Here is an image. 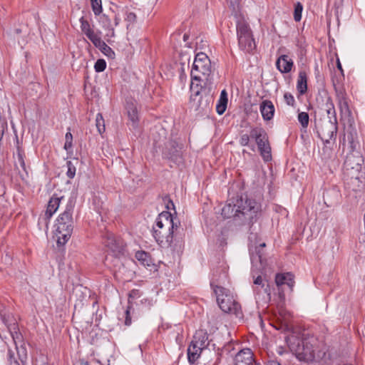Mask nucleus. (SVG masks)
I'll return each instance as SVG.
<instances>
[{
  "mask_svg": "<svg viewBox=\"0 0 365 365\" xmlns=\"http://www.w3.org/2000/svg\"><path fill=\"white\" fill-rule=\"evenodd\" d=\"M103 244L114 257H120L124 255L125 245L123 240L120 237H116L112 233L106 234Z\"/></svg>",
  "mask_w": 365,
  "mask_h": 365,
  "instance_id": "9b49d317",
  "label": "nucleus"
},
{
  "mask_svg": "<svg viewBox=\"0 0 365 365\" xmlns=\"http://www.w3.org/2000/svg\"><path fill=\"white\" fill-rule=\"evenodd\" d=\"M66 165H67V168H68L67 172H66V175L70 179H72L74 178V176L76 175V167L73 165V164L72 163L71 161H67Z\"/></svg>",
  "mask_w": 365,
  "mask_h": 365,
  "instance_id": "79ce46f5",
  "label": "nucleus"
},
{
  "mask_svg": "<svg viewBox=\"0 0 365 365\" xmlns=\"http://www.w3.org/2000/svg\"><path fill=\"white\" fill-rule=\"evenodd\" d=\"M261 206L255 200H244L242 197L236 200V203L228 202L222 209L224 218L233 217L235 220L242 221L243 224H253L260 212Z\"/></svg>",
  "mask_w": 365,
  "mask_h": 365,
  "instance_id": "f257e3e1",
  "label": "nucleus"
},
{
  "mask_svg": "<svg viewBox=\"0 0 365 365\" xmlns=\"http://www.w3.org/2000/svg\"><path fill=\"white\" fill-rule=\"evenodd\" d=\"M202 349L203 348L202 346L192 341L187 348L188 361L190 363H194L200 356Z\"/></svg>",
  "mask_w": 365,
  "mask_h": 365,
  "instance_id": "a878e982",
  "label": "nucleus"
},
{
  "mask_svg": "<svg viewBox=\"0 0 365 365\" xmlns=\"http://www.w3.org/2000/svg\"><path fill=\"white\" fill-rule=\"evenodd\" d=\"M227 267L222 264L213 269L210 279V287L215 292L216 289H227L222 285L228 282Z\"/></svg>",
  "mask_w": 365,
  "mask_h": 365,
  "instance_id": "f8f14e48",
  "label": "nucleus"
},
{
  "mask_svg": "<svg viewBox=\"0 0 365 365\" xmlns=\"http://www.w3.org/2000/svg\"><path fill=\"white\" fill-rule=\"evenodd\" d=\"M284 99L288 106H294L295 100L294 96L290 93H285L284 94Z\"/></svg>",
  "mask_w": 365,
  "mask_h": 365,
  "instance_id": "de8ad7c7",
  "label": "nucleus"
},
{
  "mask_svg": "<svg viewBox=\"0 0 365 365\" xmlns=\"http://www.w3.org/2000/svg\"><path fill=\"white\" fill-rule=\"evenodd\" d=\"M79 365H89V363L87 361H85L84 359H80L78 361Z\"/></svg>",
  "mask_w": 365,
  "mask_h": 365,
  "instance_id": "13d9d810",
  "label": "nucleus"
},
{
  "mask_svg": "<svg viewBox=\"0 0 365 365\" xmlns=\"http://www.w3.org/2000/svg\"><path fill=\"white\" fill-rule=\"evenodd\" d=\"M81 23V30L82 33L86 35V36L92 41L95 38H96L98 35L95 33L93 29L91 28V26L88 21L85 19L83 16H81L79 19Z\"/></svg>",
  "mask_w": 365,
  "mask_h": 365,
  "instance_id": "5701e85b",
  "label": "nucleus"
},
{
  "mask_svg": "<svg viewBox=\"0 0 365 365\" xmlns=\"http://www.w3.org/2000/svg\"><path fill=\"white\" fill-rule=\"evenodd\" d=\"M187 38H188L187 34H184V36H183V39H184V41H187Z\"/></svg>",
  "mask_w": 365,
  "mask_h": 365,
  "instance_id": "e2e57ef3",
  "label": "nucleus"
},
{
  "mask_svg": "<svg viewBox=\"0 0 365 365\" xmlns=\"http://www.w3.org/2000/svg\"><path fill=\"white\" fill-rule=\"evenodd\" d=\"M106 68V63L103 59H98L94 65V68L96 72H102Z\"/></svg>",
  "mask_w": 365,
  "mask_h": 365,
  "instance_id": "49530a36",
  "label": "nucleus"
},
{
  "mask_svg": "<svg viewBox=\"0 0 365 365\" xmlns=\"http://www.w3.org/2000/svg\"><path fill=\"white\" fill-rule=\"evenodd\" d=\"M167 208H168V209H170V206H169V205H167Z\"/></svg>",
  "mask_w": 365,
  "mask_h": 365,
  "instance_id": "774afa93",
  "label": "nucleus"
},
{
  "mask_svg": "<svg viewBox=\"0 0 365 365\" xmlns=\"http://www.w3.org/2000/svg\"><path fill=\"white\" fill-rule=\"evenodd\" d=\"M96 125L100 134L105 132V122L101 113H98L96 118Z\"/></svg>",
  "mask_w": 365,
  "mask_h": 365,
  "instance_id": "f704fd0d",
  "label": "nucleus"
},
{
  "mask_svg": "<svg viewBox=\"0 0 365 365\" xmlns=\"http://www.w3.org/2000/svg\"><path fill=\"white\" fill-rule=\"evenodd\" d=\"M91 42L103 54H105L108 57L114 58L115 52L109 46H108L103 41L101 40L99 36L95 38Z\"/></svg>",
  "mask_w": 365,
  "mask_h": 365,
  "instance_id": "412c9836",
  "label": "nucleus"
},
{
  "mask_svg": "<svg viewBox=\"0 0 365 365\" xmlns=\"http://www.w3.org/2000/svg\"><path fill=\"white\" fill-rule=\"evenodd\" d=\"M2 320L4 324L7 327V329L14 341V344L16 345L17 343L21 341L22 339V335L19 331V327L17 323L15 321L9 322L5 316L2 317Z\"/></svg>",
  "mask_w": 365,
  "mask_h": 365,
  "instance_id": "aec40b11",
  "label": "nucleus"
},
{
  "mask_svg": "<svg viewBox=\"0 0 365 365\" xmlns=\"http://www.w3.org/2000/svg\"><path fill=\"white\" fill-rule=\"evenodd\" d=\"M74 203L69 200L65 210L58 217L56 223L55 235L57 237V245H64L70 239L73 229V212Z\"/></svg>",
  "mask_w": 365,
  "mask_h": 365,
  "instance_id": "39448f33",
  "label": "nucleus"
},
{
  "mask_svg": "<svg viewBox=\"0 0 365 365\" xmlns=\"http://www.w3.org/2000/svg\"><path fill=\"white\" fill-rule=\"evenodd\" d=\"M227 98H220L218 103L216 106V111L218 114L222 115L225 113L227 105Z\"/></svg>",
  "mask_w": 365,
  "mask_h": 365,
  "instance_id": "e433bc0d",
  "label": "nucleus"
},
{
  "mask_svg": "<svg viewBox=\"0 0 365 365\" xmlns=\"http://www.w3.org/2000/svg\"><path fill=\"white\" fill-rule=\"evenodd\" d=\"M293 274L291 273L277 274L275 277V282L277 287L287 284L291 290L294 286Z\"/></svg>",
  "mask_w": 365,
  "mask_h": 365,
  "instance_id": "b1692460",
  "label": "nucleus"
},
{
  "mask_svg": "<svg viewBox=\"0 0 365 365\" xmlns=\"http://www.w3.org/2000/svg\"><path fill=\"white\" fill-rule=\"evenodd\" d=\"M51 218V217L48 216L46 212L43 215H41L38 220V226L39 229H44L45 230H47Z\"/></svg>",
  "mask_w": 365,
  "mask_h": 365,
  "instance_id": "7c9ffc66",
  "label": "nucleus"
},
{
  "mask_svg": "<svg viewBox=\"0 0 365 365\" xmlns=\"http://www.w3.org/2000/svg\"><path fill=\"white\" fill-rule=\"evenodd\" d=\"M192 341L203 349L206 348L210 344L209 335L207 331L203 329L196 331L193 336Z\"/></svg>",
  "mask_w": 365,
  "mask_h": 365,
  "instance_id": "393cba45",
  "label": "nucleus"
},
{
  "mask_svg": "<svg viewBox=\"0 0 365 365\" xmlns=\"http://www.w3.org/2000/svg\"><path fill=\"white\" fill-rule=\"evenodd\" d=\"M220 98H227V94L225 90L222 91Z\"/></svg>",
  "mask_w": 365,
  "mask_h": 365,
  "instance_id": "4d7b16f0",
  "label": "nucleus"
},
{
  "mask_svg": "<svg viewBox=\"0 0 365 365\" xmlns=\"http://www.w3.org/2000/svg\"><path fill=\"white\" fill-rule=\"evenodd\" d=\"M315 128L325 148L331 149V141L333 140L334 143L336 140L338 123L327 118H319L315 120Z\"/></svg>",
  "mask_w": 365,
  "mask_h": 365,
  "instance_id": "0eeeda50",
  "label": "nucleus"
},
{
  "mask_svg": "<svg viewBox=\"0 0 365 365\" xmlns=\"http://www.w3.org/2000/svg\"><path fill=\"white\" fill-rule=\"evenodd\" d=\"M126 109L129 119L133 122V124L137 123L138 121V114L136 106L133 103H128Z\"/></svg>",
  "mask_w": 365,
  "mask_h": 365,
  "instance_id": "c756f323",
  "label": "nucleus"
},
{
  "mask_svg": "<svg viewBox=\"0 0 365 365\" xmlns=\"http://www.w3.org/2000/svg\"><path fill=\"white\" fill-rule=\"evenodd\" d=\"M130 301H128V304H130ZM131 309V306L130 304L128 305L126 310L125 312V324L126 326H129L131 324V317L130 314V310Z\"/></svg>",
  "mask_w": 365,
  "mask_h": 365,
  "instance_id": "09e8293b",
  "label": "nucleus"
},
{
  "mask_svg": "<svg viewBox=\"0 0 365 365\" xmlns=\"http://www.w3.org/2000/svg\"><path fill=\"white\" fill-rule=\"evenodd\" d=\"M101 21L103 24V26L106 29H108L111 31L110 36H115L114 28L112 26L111 21H110V18L107 15L103 14L101 16Z\"/></svg>",
  "mask_w": 365,
  "mask_h": 365,
  "instance_id": "2f4dec72",
  "label": "nucleus"
},
{
  "mask_svg": "<svg viewBox=\"0 0 365 365\" xmlns=\"http://www.w3.org/2000/svg\"><path fill=\"white\" fill-rule=\"evenodd\" d=\"M265 365H281V364L276 360H269L266 362Z\"/></svg>",
  "mask_w": 365,
  "mask_h": 365,
  "instance_id": "864d4df0",
  "label": "nucleus"
},
{
  "mask_svg": "<svg viewBox=\"0 0 365 365\" xmlns=\"http://www.w3.org/2000/svg\"><path fill=\"white\" fill-rule=\"evenodd\" d=\"M339 2L341 4L343 2L344 0H339Z\"/></svg>",
  "mask_w": 365,
  "mask_h": 365,
  "instance_id": "338daca9",
  "label": "nucleus"
},
{
  "mask_svg": "<svg viewBox=\"0 0 365 365\" xmlns=\"http://www.w3.org/2000/svg\"><path fill=\"white\" fill-rule=\"evenodd\" d=\"M298 120L304 128H307L309 120V114L306 112H301L298 114Z\"/></svg>",
  "mask_w": 365,
  "mask_h": 365,
  "instance_id": "4c0bfd02",
  "label": "nucleus"
},
{
  "mask_svg": "<svg viewBox=\"0 0 365 365\" xmlns=\"http://www.w3.org/2000/svg\"><path fill=\"white\" fill-rule=\"evenodd\" d=\"M334 90L336 92V97L337 101L347 98L346 91L343 88H339L334 86Z\"/></svg>",
  "mask_w": 365,
  "mask_h": 365,
  "instance_id": "ea45409f",
  "label": "nucleus"
},
{
  "mask_svg": "<svg viewBox=\"0 0 365 365\" xmlns=\"http://www.w3.org/2000/svg\"><path fill=\"white\" fill-rule=\"evenodd\" d=\"M234 365H261L254 356V353L250 349H242L237 351L234 358Z\"/></svg>",
  "mask_w": 365,
  "mask_h": 365,
  "instance_id": "dca6fc26",
  "label": "nucleus"
},
{
  "mask_svg": "<svg viewBox=\"0 0 365 365\" xmlns=\"http://www.w3.org/2000/svg\"><path fill=\"white\" fill-rule=\"evenodd\" d=\"M182 145L179 144L177 141L169 140L166 143L163 150V155L164 158L175 163H180L182 160Z\"/></svg>",
  "mask_w": 365,
  "mask_h": 365,
  "instance_id": "ddd939ff",
  "label": "nucleus"
},
{
  "mask_svg": "<svg viewBox=\"0 0 365 365\" xmlns=\"http://www.w3.org/2000/svg\"><path fill=\"white\" fill-rule=\"evenodd\" d=\"M293 66L294 62L288 55H281L276 61L277 68L282 73L291 71Z\"/></svg>",
  "mask_w": 365,
  "mask_h": 365,
  "instance_id": "a211bd4d",
  "label": "nucleus"
},
{
  "mask_svg": "<svg viewBox=\"0 0 365 365\" xmlns=\"http://www.w3.org/2000/svg\"><path fill=\"white\" fill-rule=\"evenodd\" d=\"M266 244L264 242L260 243L259 246L250 247V259L252 266L256 267L257 269H263L267 264L266 259L264 257V253L263 248L265 247Z\"/></svg>",
  "mask_w": 365,
  "mask_h": 365,
  "instance_id": "4468645a",
  "label": "nucleus"
},
{
  "mask_svg": "<svg viewBox=\"0 0 365 365\" xmlns=\"http://www.w3.org/2000/svg\"><path fill=\"white\" fill-rule=\"evenodd\" d=\"M346 140L350 145L351 149L353 150L355 149V138L356 137V132L354 129L348 131L346 134Z\"/></svg>",
  "mask_w": 365,
  "mask_h": 365,
  "instance_id": "72a5a7b5",
  "label": "nucleus"
},
{
  "mask_svg": "<svg viewBox=\"0 0 365 365\" xmlns=\"http://www.w3.org/2000/svg\"><path fill=\"white\" fill-rule=\"evenodd\" d=\"M7 128V123H0V141L2 140L5 130Z\"/></svg>",
  "mask_w": 365,
  "mask_h": 365,
  "instance_id": "3c124183",
  "label": "nucleus"
},
{
  "mask_svg": "<svg viewBox=\"0 0 365 365\" xmlns=\"http://www.w3.org/2000/svg\"><path fill=\"white\" fill-rule=\"evenodd\" d=\"M177 229L178 225L172 214L163 211L155 220V226L153 228V235L160 247H168L173 243L174 230Z\"/></svg>",
  "mask_w": 365,
  "mask_h": 365,
  "instance_id": "7ed1b4c3",
  "label": "nucleus"
},
{
  "mask_svg": "<svg viewBox=\"0 0 365 365\" xmlns=\"http://www.w3.org/2000/svg\"><path fill=\"white\" fill-rule=\"evenodd\" d=\"M14 32H15V34H21V30L20 29H16L14 30Z\"/></svg>",
  "mask_w": 365,
  "mask_h": 365,
  "instance_id": "680f3d73",
  "label": "nucleus"
},
{
  "mask_svg": "<svg viewBox=\"0 0 365 365\" xmlns=\"http://www.w3.org/2000/svg\"><path fill=\"white\" fill-rule=\"evenodd\" d=\"M139 291L138 289H133L129 293V298H136L138 297Z\"/></svg>",
  "mask_w": 365,
  "mask_h": 365,
  "instance_id": "603ef678",
  "label": "nucleus"
},
{
  "mask_svg": "<svg viewBox=\"0 0 365 365\" xmlns=\"http://www.w3.org/2000/svg\"><path fill=\"white\" fill-rule=\"evenodd\" d=\"M267 282L262 277V276H257L254 279V292L256 295V298L262 300H269L271 298L270 288Z\"/></svg>",
  "mask_w": 365,
  "mask_h": 365,
  "instance_id": "2eb2a0df",
  "label": "nucleus"
},
{
  "mask_svg": "<svg viewBox=\"0 0 365 365\" xmlns=\"http://www.w3.org/2000/svg\"><path fill=\"white\" fill-rule=\"evenodd\" d=\"M8 356L10 365H20L19 363L14 358V354L11 350H9Z\"/></svg>",
  "mask_w": 365,
  "mask_h": 365,
  "instance_id": "8fccbe9b",
  "label": "nucleus"
},
{
  "mask_svg": "<svg viewBox=\"0 0 365 365\" xmlns=\"http://www.w3.org/2000/svg\"><path fill=\"white\" fill-rule=\"evenodd\" d=\"M69 131L66 133L65 136V144L64 149L67 151L70 150L73 146V135L70 132V128H68Z\"/></svg>",
  "mask_w": 365,
  "mask_h": 365,
  "instance_id": "58836bf2",
  "label": "nucleus"
},
{
  "mask_svg": "<svg viewBox=\"0 0 365 365\" xmlns=\"http://www.w3.org/2000/svg\"><path fill=\"white\" fill-rule=\"evenodd\" d=\"M125 21L128 22V24L127 25V28L128 29L130 24H135L137 21V16L133 12H126L125 14Z\"/></svg>",
  "mask_w": 365,
  "mask_h": 365,
  "instance_id": "a18cd8bd",
  "label": "nucleus"
},
{
  "mask_svg": "<svg viewBox=\"0 0 365 365\" xmlns=\"http://www.w3.org/2000/svg\"><path fill=\"white\" fill-rule=\"evenodd\" d=\"M290 350L301 361L312 362L318 351L319 341L317 337L303 333L302 337L292 335L288 338Z\"/></svg>",
  "mask_w": 365,
  "mask_h": 365,
  "instance_id": "f03ea898",
  "label": "nucleus"
},
{
  "mask_svg": "<svg viewBox=\"0 0 365 365\" xmlns=\"http://www.w3.org/2000/svg\"><path fill=\"white\" fill-rule=\"evenodd\" d=\"M302 9V5L300 3H297L294 7V19L296 21H299L301 20Z\"/></svg>",
  "mask_w": 365,
  "mask_h": 365,
  "instance_id": "37998d69",
  "label": "nucleus"
},
{
  "mask_svg": "<svg viewBox=\"0 0 365 365\" xmlns=\"http://www.w3.org/2000/svg\"><path fill=\"white\" fill-rule=\"evenodd\" d=\"M259 110L264 120L269 121L273 118L275 109L271 101L264 100L260 103Z\"/></svg>",
  "mask_w": 365,
  "mask_h": 365,
  "instance_id": "6ab92c4d",
  "label": "nucleus"
},
{
  "mask_svg": "<svg viewBox=\"0 0 365 365\" xmlns=\"http://www.w3.org/2000/svg\"><path fill=\"white\" fill-rule=\"evenodd\" d=\"M324 106H325V110L327 113V116H324L322 118H327L328 120H330L331 122H333L334 123H338L335 107H334L333 101L330 96L327 97Z\"/></svg>",
  "mask_w": 365,
  "mask_h": 365,
  "instance_id": "4be33fe9",
  "label": "nucleus"
},
{
  "mask_svg": "<svg viewBox=\"0 0 365 365\" xmlns=\"http://www.w3.org/2000/svg\"><path fill=\"white\" fill-rule=\"evenodd\" d=\"M135 257L143 266L149 267L152 264V259L148 252L138 251Z\"/></svg>",
  "mask_w": 365,
  "mask_h": 365,
  "instance_id": "c85d7f7f",
  "label": "nucleus"
},
{
  "mask_svg": "<svg viewBox=\"0 0 365 365\" xmlns=\"http://www.w3.org/2000/svg\"><path fill=\"white\" fill-rule=\"evenodd\" d=\"M213 85H205L195 83L191 81L190 85V101L192 107L198 113L205 115L210 110L213 104V95L212 93Z\"/></svg>",
  "mask_w": 365,
  "mask_h": 365,
  "instance_id": "20e7f679",
  "label": "nucleus"
},
{
  "mask_svg": "<svg viewBox=\"0 0 365 365\" xmlns=\"http://www.w3.org/2000/svg\"><path fill=\"white\" fill-rule=\"evenodd\" d=\"M214 293L222 312L233 314L237 317L242 316L240 304L234 299L229 289H216Z\"/></svg>",
  "mask_w": 365,
  "mask_h": 365,
  "instance_id": "1a4fd4ad",
  "label": "nucleus"
},
{
  "mask_svg": "<svg viewBox=\"0 0 365 365\" xmlns=\"http://www.w3.org/2000/svg\"><path fill=\"white\" fill-rule=\"evenodd\" d=\"M237 34L238 44L242 50L247 53H251L255 49V41L248 24L244 21H239L237 24Z\"/></svg>",
  "mask_w": 365,
  "mask_h": 365,
  "instance_id": "9d476101",
  "label": "nucleus"
},
{
  "mask_svg": "<svg viewBox=\"0 0 365 365\" xmlns=\"http://www.w3.org/2000/svg\"><path fill=\"white\" fill-rule=\"evenodd\" d=\"M339 108L341 114H347L349 115H351V110L349 109L348 98L337 101Z\"/></svg>",
  "mask_w": 365,
  "mask_h": 365,
  "instance_id": "473e14b6",
  "label": "nucleus"
},
{
  "mask_svg": "<svg viewBox=\"0 0 365 365\" xmlns=\"http://www.w3.org/2000/svg\"><path fill=\"white\" fill-rule=\"evenodd\" d=\"M18 165L21 167V168L24 171L26 172V164H25V161H24V155L20 150H18V153H17V162L16 163V165L18 166Z\"/></svg>",
  "mask_w": 365,
  "mask_h": 365,
  "instance_id": "c03bdc74",
  "label": "nucleus"
},
{
  "mask_svg": "<svg viewBox=\"0 0 365 365\" xmlns=\"http://www.w3.org/2000/svg\"><path fill=\"white\" fill-rule=\"evenodd\" d=\"M346 140H346V134H344L342 139H340V143H341L343 145H344Z\"/></svg>",
  "mask_w": 365,
  "mask_h": 365,
  "instance_id": "bf43d9fd",
  "label": "nucleus"
},
{
  "mask_svg": "<svg viewBox=\"0 0 365 365\" xmlns=\"http://www.w3.org/2000/svg\"><path fill=\"white\" fill-rule=\"evenodd\" d=\"M250 137L255 141L264 161H270L272 160V149L266 130L261 126L252 127L250 128Z\"/></svg>",
  "mask_w": 365,
  "mask_h": 365,
  "instance_id": "6e6552de",
  "label": "nucleus"
},
{
  "mask_svg": "<svg viewBox=\"0 0 365 365\" xmlns=\"http://www.w3.org/2000/svg\"><path fill=\"white\" fill-rule=\"evenodd\" d=\"M349 157H347V159H346V163H348V161H349Z\"/></svg>",
  "mask_w": 365,
  "mask_h": 365,
  "instance_id": "69168bd1",
  "label": "nucleus"
},
{
  "mask_svg": "<svg viewBox=\"0 0 365 365\" xmlns=\"http://www.w3.org/2000/svg\"><path fill=\"white\" fill-rule=\"evenodd\" d=\"M92 10L96 16H98L102 13L101 0H91Z\"/></svg>",
  "mask_w": 365,
  "mask_h": 365,
  "instance_id": "c9c22d12",
  "label": "nucleus"
},
{
  "mask_svg": "<svg viewBox=\"0 0 365 365\" xmlns=\"http://www.w3.org/2000/svg\"><path fill=\"white\" fill-rule=\"evenodd\" d=\"M5 186L4 184L0 183V196H3L5 194Z\"/></svg>",
  "mask_w": 365,
  "mask_h": 365,
  "instance_id": "5fc2aeb1",
  "label": "nucleus"
},
{
  "mask_svg": "<svg viewBox=\"0 0 365 365\" xmlns=\"http://www.w3.org/2000/svg\"><path fill=\"white\" fill-rule=\"evenodd\" d=\"M170 202V205L174 207V204H173V202L171 200H170V202Z\"/></svg>",
  "mask_w": 365,
  "mask_h": 365,
  "instance_id": "0e129e2a",
  "label": "nucleus"
},
{
  "mask_svg": "<svg viewBox=\"0 0 365 365\" xmlns=\"http://www.w3.org/2000/svg\"><path fill=\"white\" fill-rule=\"evenodd\" d=\"M211 73V61L208 56L202 52L196 54L190 73L192 81L212 86L213 81Z\"/></svg>",
  "mask_w": 365,
  "mask_h": 365,
  "instance_id": "423d86ee",
  "label": "nucleus"
},
{
  "mask_svg": "<svg viewBox=\"0 0 365 365\" xmlns=\"http://www.w3.org/2000/svg\"><path fill=\"white\" fill-rule=\"evenodd\" d=\"M63 199V197H58L56 194H54L49 200L48 206L46 210V213L48 215L52 217L53 215L58 210L60 202L61 200Z\"/></svg>",
  "mask_w": 365,
  "mask_h": 365,
  "instance_id": "bb28decb",
  "label": "nucleus"
},
{
  "mask_svg": "<svg viewBox=\"0 0 365 365\" xmlns=\"http://www.w3.org/2000/svg\"><path fill=\"white\" fill-rule=\"evenodd\" d=\"M114 20H115V26H118L119 23H120V19L118 16V15H115Z\"/></svg>",
  "mask_w": 365,
  "mask_h": 365,
  "instance_id": "6e6d98bb",
  "label": "nucleus"
},
{
  "mask_svg": "<svg viewBox=\"0 0 365 365\" xmlns=\"http://www.w3.org/2000/svg\"><path fill=\"white\" fill-rule=\"evenodd\" d=\"M237 351L232 342H229L225 344L221 349L217 351V361L220 362L222 360L227 361L230 358H235Z\"/></svg>",
  "mask_w": 365,
  "mask_h": 365,
  "instance_id": "f3484780",
  "label": "nucleus"
},
{
  "mask_svg": "<svg viewBox=\"0 0 365 365\" xmlns=\"http://www.w3.org/2000/svg\"><path fill=\"white\" fill-rule=\"evenodd\" d=\"M251 139L252 138L250 137V134L241 133L240 140H239V143L242 146H249Z\"/></svg>",
  "mask_w": 365,
  "mask_h": 365,
  "instance_id": "a19ab883",
  "label": "nucleus"
},
{
  "mask_svg": "<svg viewBox=\"0 0 365 365\" xmlns=\"http://www.w3.org/2000/svg\"><path fill=\"white\" fill-rule=\"evenodd\" d=\"M337 67L342 72L343 70H342V67H341V65L340 63V62L338 61V63H337Z\"/></svg>",
  "mask_w": 365,
  "mask_h": 365,
  "instance_id": "052dcab7",
  "label": "nucleus"
},
{
  "mask_svg": "<svg viewBox=\"0 0 365 365\" xmlns=\"http://www.w3.org/2000/svg\"><path fill=\"white\" fill-rule=\"evenodd\" d=\"M297 89L300 95H304L307 91V76L304 71L299 73Z\"/></svg>",
  "mask_w": 365,
  "mask_h": 365,
  "instance_id": "cd10ccee",
  "label": "nucleus"
}]
</instances>
